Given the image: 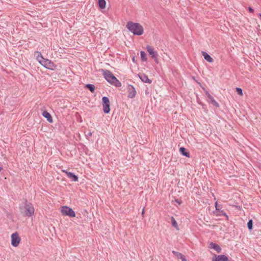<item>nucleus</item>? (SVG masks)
<instances>
[{"instance_id": "f257e3e1", "label": "nucleus", "mask_w": 261, "mask_h": 261, "mask_svg": "<svg viewBox=\"0 0 261 261\" xmlns=\"http://www.w3.org/2000/svg\"><path fill=\"white\" fill-rule=\"evenodd\" d=\"M19 208L21 213L28 217L33 216L35 213V209L32 203L28 202L26 199L20 205Z\"/></svg>"}, {"instance_id": "f03ea898", "label": "nucleus", "mask_w": 261, "mask_h": 261, "mask_svg": "<svg viewBox=\"0 0 261 261\" xmlns=\"http://www.w3.org/2000/svg\"><path fill=\"white\" fill-rule=\"evenodd\" d=\"M101 72L107 81L117 87L121 86V82L109 70L101 69Z\"/></svg>"}, {"instance_id": "7ed1b4c3", "label": "nucleus", "mask_w": 261, "mask_h": 261, "mask_svg": "<svg viewBox=\"0 0 261 261\" xmlns=\"http://www.w3.org/2000/svg\"><path fill=\"white\" fill-rule=\"evenodd\" d=\"M34 55L36 57L37 61L46 68L50 69L53 67V62L48 59H44L40 52L36 51Z\"/></svg>"}, {"instance_id": "20e7f679", "label": "nucleus", "mask_w": 261, "mask_h": 261, "mask_svg": "<svg viewBox=\"0 0 261 261\" xmlns=\"http://www.w3.org/2000/svg\"><path fill=\"white\" fill-rule=\"evenodd\" d=\"M127 29L132 33H143V27L139 23L128 21L126 24Z\"/></svg>"}, {"instance_id": "39448f33", "label": "nucleus", "mask_w": 261, "mask_h": 261, "mask_svg": "<svg viewBox=\"0 0 261 261\" xmlns=\"http://www.w3.org/2000/svg\"><path fill=\"white\" fill-rule=\"evenodd\" d=\"M62 214L64 216H67L69 217H75V212L70 207L67 206H63L61 209Z\"/></svg>"}, {"instance_id": "423d86ee", "label": "nucleus", "mask_w": 261, "mask_h": 261, "mask_svg": "<svg viewBox=\"0 0 261 261\" xmlns=\"http://www.w3.org/2000/svg\"><path fill=\"white\" fill-rule=\"evenodd\" d=\"M102 105L103 112L105 114H108L110 112V102L108 97L104 96L102 98Z\"/></svg>"}, {"instance_id": "0eeeda50", "label": "nucleus", "mask_w": 261, "mask_h": 261, "mask_svg": "<svg viewBox=\"0 0 261 261\" xmlns=\"http://www.w3.org/2000/svg\"><path fill=\"white\" fill-rule=\"evenodd\" d=\"M146 49L149 55L151 56V57L154 59L155 63H158V54L154 50V48L150 45H147Z\"/></svg>"}, {"instance_id": "6e6552de", "label": "nucleus", "mask_w": 261, "mask_h": 261, "mask_svg": "<svg viewBox=\"0 0 261 261\" xmlns=\"http://www.w3.org/2000/svg\"><path fill=\"white\" fill-rule=\"evenodd\" d=\"M20 241V238L17 232H15L11 235V244L14 247H17Z\"/></svg>"}, {"instance_id": "1a4fd4ad", "label": "nucleus", "mask_w": 261, "mask_h": 261, "mask_svg": "<svg viewBox=\"0 0 261 261\" xmlns=\"http://www.w3.org/2000/svg\"><path fill=\"white\" fill-rule=\"evenodd\" d=\"M205 93L208 98V102L209 103H212L214 106L216 108H218L219 107V104L215 100L214 97L211 95L210 93L207 91H205Z\"/></svg>"}, {"instance_id": "9d476101", "label": "nucleus", "mask_w": 261, "mask_h": 261, "mask_svg": "<svg viewBox=\"0 0 261 261\" xmlns=\"http://www.w3.org/2000/svg\"><path fill=\"white\" fill-rule=\"evenodd\" d=\"M212 261H229L228 257L225 255L215 254L212 258Z\"/></svg>"}, {"instance_id": "9b49d317", "label": "nucleus", "mask_w": 261, "mask_h": 261, "mask_svg": "<svg viewBox=\"0 0 261 261\" xmlns=\"http://www.w3.org/2000/svg\"><path fill=\"white\" fill-rule=\"evenodd\" d=\"M128 97L130 98H133L136 95V91L135 87L130 85L128 86Z\"/></svg>"}, {"instance_id": "f8f14e48", "label": "nucleus", "mask_w": 261, "mask_h": 261, "mask_svg": "<svg viewBox=\"0 0 261 261\" xmlns=\"http://www.w3.org/2000/svg\"><path fill=\"white\" fill-rule=\"evenodd\" d=\"M138 76L144 83L150 84L152 82L151 80L149 79L148 76L144 73H139Z\"/></svg>"}, {"instance_id": "ddd939ff", "label": "nucleus", "mask_w": 261, "mask_h": 261, "mask_svg": "<svg viewBox=\"0 0 261 261\" xmlns=\"http://www.w3.org/2000/svg\"><path fill=\"white\" fill-rule=\"evenodd\" d=\"M172 252L177 257V259H181L182 261H187L185 256L182 253L174 250L172 251Z\"/></svg>"}, {"instance_id": "4468645a", "label": "nucleus", "mask_w": 261, "mask_h": 261, "mask_svg": "<svg viewBox=\"0 0 261 261\" xmlns=\"http://www.w3.org/2000/svg\"><path fill=\"white\" fill-rule=\"evenodd\" d=\"M209 248L214 249L217 253H220L222 250L221 248L218 244L214 243H210Z\"/></svg>"}, {"instance_id": "2eb2a0df", "label": "nucleus", "mask_w": 261, "mask_h": 261, "mask_svg": "<svg viewBox=\"0 0 261 261\" xmlns=\"http://www.w3.org/2000/svg\"><path fill=\"white\" fill-rule=\"evenodd\" d=\"M42 116L45 118L47 121L49 123H52L53 121L51 115L46 111H44L42 113Z\"/></svg>"}, {"instance_id": "dca6fc26", "label": "nucleus", "mask_w": 261, "mask_h": 261, "mask_svg": "<svg viewBox=\"0 0 261 261\" xmlns=\"http://www.w3.org/2000/svg\"><path fill=\"white\" fill-rule=\"evenodd\" d=\"M214 214L217 216H224L226 217V219L227 220H228V215L226 214V213L225 212H224L223 210H220L219 211H215L214 212Z\"/></svg>"}, {"instance_id": "f3484780", "label": "nucleus", "mask_w": 261, "mask_h": 261, "mask_svg": "<svg viewBox=\"0 0 261 261\" xmlns=\"http://www.w3.org/2000/svg\"><path fill=\"white\" fill-rule=\"evenodd\" d=\"M179 152L186 157L189 158L190 156V153L187 151V149L184 147L179 148Z\"/></svg>"}, {"instance_id": "a211bd4d", "label": "nucleus", "mask_w": 261, "mask_h": 261, "mask_svg": "<svg viewBox=\"0 0 261 261\" xmlns=\"http://www.w3.org/2000/svg\"><path fill=\"white\" fill-rule=\"evenodd\" d=\"M67 177L69 178L72 181H78V176L75 175L73 172H69L67 173Z\"/></svg>"}, {"instance_id": "6ab92c4d", "label": "nucleus", "mask_w": 261, "mask_h": 261, "mask_svg": "<svg viewBox=\"0 0 261 261\" xmlns=\"http://www.w3.org/2000/svg\"><path fill=\"white\" fill-rule=\"evenodd\" d=\"M202 54L204 57V59L210 63L213 62V59L205 51H202Z\"/></svg>"}, {"instance_id": "aec40b11", "label": "nucleus", "mask_w": 261, "mask_h": 261, "mask_svg": "<svg viewBox=\"0 0 261 261\" xmlns=\"http://www.w3.org/2000/svg\"><path fill=\"white\" fill-rule=\"evenodd\" d=\"M85 87L89 89L91 92H94L95 91V87L93 84H87L85 85Z\"/></svg>"}, {"instance_id": "412c9836", "label": "nucleus", "mask_w": 261, "mask_h": 261, "mask_svg": "<svg viewBox=\"0 0 261 261\" xmlns=\"http://www.w3.org/2000/svg\"><path fill=\"white\" fill-rule=\"evenodd\" d=\"M140 56H141V60L142 61H143V62L147 61V58L146 54L144 51H143V50L141 51Z\"/></svg>"}, {"instance_id": "4be33fe9", "label": "nucleus", "mask_w": 261, "mask_h": 261, "mask_svg": "<svg viewBox=\"0 0 261 261\" xmlns=\"http://www.w3.org/2000/svg\"><path fill=\"white\" fill-rule=\"evenodd\" d=\"M99 7L101 9L105 8L106 2L105 0H98Z\"/></svg>"}, {"instance_id": "5701e85b", "label": "nucleus", "mask_w": 261, "mask_h": 261, "mask_svg": "<svg viewBox=\"0 0 261 261\" xmlns=\"http://www.w3.org/2000/svg\"><path fill=\"white\" fill-rule=\"evenodd\" d=\"M171 223H172V225L175 228H176L177 229H178L177 223L175 219H174V218L173 217H171Z\"/></svg>"}, {"instance_id": "b1692460", "label": "nucleus", "mask_w": 261, "mask_h": 261, "mask_svg": "<svg viewBox=\"0 0 261 261\" xmlns=\"http://www.w3.org/2000/svg\"><path fill=\"white\" fill-rule=\"evenodd\" d=\"M253 221L252 219H250L247 222V227L249 230H252L253 228Z\"/></svg>"}, {"instance_id": "393cba45", "label": "nucleus", "mask_w": 261, "mask_h": 261, "mask_svg": "<svg viewBox=\"0 0 261 261\" xmlns=\"http://www.w3.org/2000/svg\"><path fill=\"white\" fill-rule=\"evenodd\" d=\"M236 92L240 95H243V90L241 88H236Z\"/></svg>"}, {"instance_id": "a878e982", "label": "nucleus", "mask_w": 261, "mask_h": 261, "mask_svg": "<svg viewBox=\"0 0 261 261\" xmlns=\"http://www.w3.org/2000/svg\"><path fill=\"white\" fill-rule=\"evenodd\" d=\"M215 207H216L215 211H219L220 210L221 205H219L217 202H215Z\"/></svg>"}, {"instance_id": "bb28decb", "label": "nucleus", "mask_w": 261, "mask_h": 261, "mask_svg": "<svg viewBox=\"0 0 261 261\" xmlns=\"http://www.w3.org/2000/svg\"><path fill=\"white\" fill-rule=\"evenodd\" d=\"M92 133L89 132L87 134H86V137L88 138V137L92 136Z\"/></svg>"}, {"instance_id": "cd10ccee", "label": "nucleus", "mask_w": 261, "mask_h": 261, "mask_svg": "<svg viewBox=\"0 0 261 261\" xmlns=\"http://www.w3.org/2000/svg\"><path fill=\"white\" fill-rule=\"evenodd\" d=\"M248 11L250 12V13H253L254 12V10L250 7H249L248 8Z\"/></svg>"}, {"instance_id": "c85d7f7f", "label": "nucleus", "mask_w": 261, "mask_h": 261, "mask_svg": "<svg viewBox=\"0 0 261 261\" xmlns=\"http://www.w3.org/2000/svg\"><path fill=\"white\" fill-rule=\"evenodd\" d=\"M175 201L178 204H180L181 203V201L180 200H179V199H176L175 200Z\"/></svg>"}, {"instance_id": "c756f323", "label": "nucleus", "mask_w": 261, "mask_h": 261, "mask_svg": "<svg viewBox=\"0 0 261 261\" xmlns=\"http://www.w3.org/2000/svg\"><path fill=\"white\" fill-rule=\"evenodd\" d=\"M62 171L64 173H65L67 175V173H69V172L67 171V170H62Z\"/></svg>"}, {"instance_id": "7c9ffc66", "label": "nucleus", "mask_w": 261, "mask_h": 261, "mask_svg": "<svg viewBox=\"0 0 261 261\" xmlns=\"http://www.w3.org/2000/svg\"><path fill=\"white\" fill-rule=\"evenodd\" d=\"M144 213V209L143 208L142 211V214L143 215Z\"/></svg>"}, {"instance_id": "2f4dec72", "label": "nucleus", "mask_w": 261, "mask_h": 261, "mask_svg": "<svg viewBox=\"0 0 261 261\" xmlns=\"http://www.w3.org/2000/svg\"><path fill=\"white\" fill-rule=\"evenodd\" d=\"M134 35H142V34H133Z\"/></svg>"}, {"instance_id": "473e14b6", "label": "nucleus", "mask_w": 261, "mask_h": 261, "mask_svg": "<svg viewBox=\"0 0 261 261\" xmlns=\"http://www.w3.org/2000/svg\"><path fill=\"white\" fill-rule=\"evenodd\" d=\"M258 16H259L260 18L261 19V14H260V13H259V14H258Z\"/></svg>"}, {"instance_id": "72a5a7b5", "label": "nucleus", "mask_w": 261, "mask_h": 261, "mask_svg": "<svg viewBox=\"0 0 261 261\" xmlns=\"http://www.w3.org/2000/svg\"><path fill=\"white\" fill-rule=\"evenodd\" d=\"M2 169H3V168L0 167V172L2 171Z\"/></svg>"}]
</instances>
